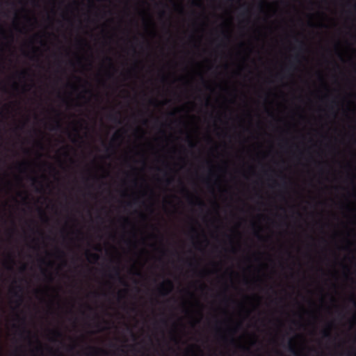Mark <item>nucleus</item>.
<instances>
[{"mask_svg": "<svg viewBox=\"0 0 356 356\" xmlns=\"http://www.w3.org/2000/svg\"><path fill=\"white\" fill-rule=\"evenodd\" d=\"M173 288V283L170 280H166L164 282L160 284L159 291L162 296L169 294Z\"/></svg>", "mask_w": 356, "mask_h": 356, "instance_id": "1", "label": "nucleus"}, {"mask_svg": "<svg viewBox=\"0 0 356 356\" xmlns=\"http://www.w3.org/2000/svg\"><path fill=\"white\" fill-rule=\"evenodd\" d=\"M17 288L19 289V291H17L12 289L10 290V292L12 293V294L14 297H15L18 299L17 303H18V305H20L23 300V297L22 295L23 288L21 286H17Z\"/></svg>", "mask_w": 356, "mask_h": 356, "instance_id": "2", "label": "nucleus"}, {"mask_svg": "<svg viewBox=\"0 0 356 356\" xmlns=\"http://www.w3.org/2000/svg\"><path fill=\"white\" fill-rule=\"evenodd\" d=\"M113 270L115 272V275L118 278L120 283L122 284L123 285L127 286V282L123 280V278L120 275V270L119 268L115 267L113 268Z\"/></svg>", "mask_w": 356, "mask_h": 356, "instance_id": "3", "label": "nucleus"}, {"mask_svg": "<svg viewBox=\"0 0 356 356\" xmlns=\"http://www.w3.org/2000/svg\"><path fill=\"white\" fill-rule=\"evenodd\" d=\"M119 114H120L119 113H118L116 114H110L108 115V118L115 122H118V123L120 124L122 122L118 118Z\"/></svg>", "mask_w": 356, "mask_h": 356, "instance_id": "4", "label": "nucleus"}, {"mask_svg": "<svg viewBox=\"0 0 356 356\" xmlns=\"http://www.w3.org/2000/svg\"><path fill=\"white\" fill-rule=\"evenodd\" d=\"M62 128V124L59 119H56L55 121V124L51 127V130L57 131L60 130Z\"/></svg>", "mask_w": 356, "mask_h": 356, "instance_id": "5", "label": "nucleus"}, {"mask_svg": "<svg viewBox=\"0 0 356 356\" xmlns=\"http://www.w3.org/2000/svg\"><path fill=\"white\" fill-rule=\"evenodd\" d=\"M86 254H87V256L90 259H92L94 261H97L98 259H99V255L98 254L91 253L88 251L86 252Z\"/></svg>", "mask_w": 356, "mask_h": 356, "instance_id": "6", "label": "nucleus"}, {"mask_svg": "<svg viewBox=\"0 0 356 356\" xmlns=\"http://www.w3.org/2000/svg\"><path fill=\"white\" fill-rule=\"evenodd\" d=\"M88 348L92 350H93L95 353H98V352H100V353H102L103 354L107 355V352H106L104 350L98 349V348H96L95 347H91V346L88 347Z\"/></svg>", "mask_w": 356, "mask_h": 356, "instance_id": "7", "label": "nucleus"}, {"mask_svg": "<svg viewBox=\"0 0 356 356\" xmlns=\"http://www.w3.org/2000/svg\"><path fill=\"white\" fill-rule=\"evenodd\" d=\"M51 332L56 338H61L63 337V333L59 330H53Z\"/></svg>", "mask_w": 356, "mask_h": 356, "instance_id": "8", "label": "nucleus"}, {"mask_svg": "<svg viewBox=\"0 0 356 356\" xmlns=\"http://www.w3.org/2000/svg\"><path fill=\"white\" fill-rule=\"evenodd\" d=\"M323 336L324 338H330L331 334L330 330H325L323 331Z\"/></svg>", "mask_w": 356, "mask_h": 356, "instance_id": "9", "label": "nucleus"}, {"mask_svg": "<svg viewBox=\"0 0 356 356\" xmlns=\"http://www.w3.org/2000/svg\"><path fill=\"white\" fill-rule=\"evenodd\" d=\"M289 350L290 352L293 353L294 355H297V352L296 351L294 347L292 346V344L290 343L289 344Z\"/></svg>", "mask_w": 356, "mask_h": 356, "instance_id": "10", "label": "nucleus"}, {"mask_svg": "<svg viewBox=\"0 0 356 356\" xmlns=\"http://www.w3.org/2000/svg\"><path fill=\"white\" fill-rule=\"evenodd\" d=\"M298 42L299 43V49L300 50H303L304 48H305V43L302 41H299L298 40Z\"/></svg>", "mask_w": 356, "mask_h": 356, "instance_id": "11", "label": "nucleus"}, {"mask_svg": "<svg viewBox=\"0 0 356 356\" xmlns=\"http://www.w3.org/2000/svg\"><path fill=\"white\" fill-rule=\"evenodd\" d=\"M8 259L12 265L15 264V261L13 256L9 255Z\"/></svg>", "mask_w": 356, "mask_h": 356, "instance_id": "12", "label": "nucleus"}, {"mask_svg": "<svg viewBox=\"0 0 356 356\" xmlns=\"http://www.w3.org/2000/svg\"><path fill=\"white\" fill-rule=\"evenodd\" d=\"M22 333H27V334H30L31 332L29 330H26L25 327H23Z\"/></svg>", "mask_w": 356, "mask_h": 356, "instance_id": "13", "label": "nucleus"}, {"mask_svg": "<svg viewBox=\"0 0 356 356\" xmlns=\"http://www.w3.org/2000/svg\"><path fill=\"white\" fill-rule=\"evenodd\" d=\"M197 204L200 207H204V203L203 202V201L200 200H198L197 201Z\"/></svg>", "mask_w": 356, "mask_h": 356, "instance_id": "14", "label": "nucleus"}, {"mask_svg": "<svg viewBox=\"0 0 356 356\" xmlns=\"http://www.w3.org/2000/svg\"><path fill=\"white\" fill-rule=\"evenodd\" d=\"M26 74H27L26 71L24 70V71L21 72L19 73V75L22 76L23 77H24L26 75Z\"/></svg>", "mask_w": 356, "mask_h": 356, "instance_id": "15", "label": "nucleus"}, {"mask_svg": "<svg viewBox=\"0 0 356 356\" xmlns=\"http://www.w3.org/2000/svg\"><path fill=\"white\" fill-rule=\"evenodd\" d=\"M121 138V136H120L119 134H118V133H117V134H115V136H114V138H113V140H114V139H119V138Z\"/></svg>", "mask_w": 356, "mask_h": 356, "instance_id": "16", "label": "nucleus"}, {"mask_svg": "<svg viewBox=\"0 0 356 356\" xmlns=\"http://www.w3.org/2000/svg\"><path fill=\"white\" fill-rule=\"evenodd\" d=\"M189 146L191 147H195V143H193L191 140H189Z\"/></svg>", "mask_w": 356, "mask_h": 356, "instance_id": "17", "label": "nucleus"}, {"mask_svg": "<svg viewBox=\"0 0 356 356\" xmlns=\"http://www.w3.org/2000/svg\"><path fill=\"white\" fill-rule=\"evenodd\" d=\"M26 165V163H22L18 165V168H20Z\"/></svg>", "mask_w": 356, "mask_h": 356, "instance_id": "18", "label": "nucleus"}, {"mask_svg": "<svg viewBox=\"0 0 356 356\" xmlns=\"http://www.w3.org/2000/svg\"><path fill=\"white\" fill-rule=\"evenodd\" d=\"M40 211L41 214H42L43 216H44V218H45L46 220H47V216H45L44 212L42 210H41V209L40 210Z\"/></svg>", "mask_w": 356, "mask_h": 356, "instance_id": "19", "label": "nucleus"}, {"mask_svg": "<svg viewBox=\"0 0 356 356\" xmlns=\"http://www.w3.org/2000/svg\"><path fill=\"white\" fill-rule=\"evenodd\" d=\"M172 182V179H166V184H170Z\"/></svg>", "mask_w": 356, "mask_h": 356, "instance_id": "20", "label": "nucleus"}, {"mask_svg": "<svg viewBox=\"0 0 356 356\" xmlns=\"http://www.w3.org/2000/svg\"><path fill=\"white\" fill-rule=\"evenodd\" d=\"M58 252L63 257L64 256V252L60 250H58Z\"/></svg>", "mask_w": 356, "mask_h": 356, "instance_id": "21", "label": "nucleus"}, {"mask_svg": "<svg viewBox=\"0 0 356 356\" xmlns=\"http://www.w3.org/2000/svg\"><path fill=\"white\" fill-rule=\"evenodd\" d=\"M25 269H26V266L23 265L22 267L21 268V270L24 271V270H25Z\"/></svg>", "mask_w": 356, "mask_h": 356, "instance_id": "22", "label": "nucleus"}, {"mask_svg": "<svg viewBox=\"0 0 356 356\" xmlns=\"http://www.w3.org/2000/svg\"><path fill=\"white\" fill-rule=\"evenodd\" d=\"M0 32H1V33H2V34H4V33H5V31L3 29V28H1V29H0Z\"/></svg>", "mask_w": 356, "mask_h": 356, "instance_id": "23", "label": "nucleus"}, {"mask_svg": "<svg viewBox=\"0 0 356 356\" xmlns=\"http://www.w3.org/2000/svg\"><path fill=\"white\" fill-rule=\"evenodd\" d=\"M33 183L38 182V179L36 178H33Z\"/></svg>", "mask_w": 356, "mask_h": 356, "instance_id": "24", "label": "nucleus"}, {"mask_svg": "<svg viewBox=\"0 0 356 356\" xmlns=\"http://www.w3.org/2000/svg\"><path fill=\"white\" fill-rule=\"evenodd\" d=\"M8 270H13V266H9L7 267Z\"/></svg>", "mask_w": 356, "mask_h": 356, "instance_id": "25", "label": "nucleus"}, {"mask_svg": "<svg viewBox=\"0 0 356 356\" xmlns=\"http://www.w3.org/2000/svg\"><path fill=\"white\" fill-rule=\"evenodd\" d=\"M38 343H39V344H40L38 349H39V350H41V348H42L41 343H40V342L39 341H38Z\"/></svg>", "mask_w": 356, "mask_h": 356, "instance_id": "26", "label": "nucleus"}, {"mask_svg": "<svg viewBox=\"0 0 356 356\" xmlns=\"http://www.w3.org/2000/svg\"><path fill=\"white\" fill-rule=\"evenodd\" d=\"M106 60H108L110 63H111V58L107 57Z\"/></svg>", "mask_w": 356, "mask_h": 356, "instance_id": "27", "label": "nucleus"}, {"mask_svg": "<svg viewBox=\"0 0 356 356\" xmlns=\"http://www.w3.org/2000/svg\"><path fill=\"white\" fill-rule=\"evenodd\" d=\"M74 348V346H71L70 347V350H73Z\"/></svg>", "mask_w": 356, "mask_h": 356, "instance_id": "28", "label": "nucleus"}, {"mask_svg": "<svg viewBox=\"0 0 356 356\" xmlns=\"http://www.w3.org/2000/svg\"><path fill=\"white\" fill-rule=\"evenodd\" d=\"M256 234L258 236V238H261V236L258 233H257Z\"/></svg>", "mask_w": 356, "mask_h": 356, "instance_id": "29", "label": "nucleus"}, {"mask_svg": "<svg viewBox=\"0 0 356 356\" xmlns=\"http://www.w3.org/2000/svg\"><path fill=\"white\" fill-rule=\"evenodd\" d=\"M191 230H192V232H196V229H195V228H192V229H191Z\"/></svg>", "mask_w": 356, "mask_h": 356, "instance_id": "30", "label": "nucleus"}, {"mask_svg": "<svg viewBox=\"0 0 356 356\" xmlns=\"http://www.w3.org/2000/svg\"><path fill=\"white\" fill-rule=\"evenodd\" d=\"M292 67V64H290L289 67H287L286 70H289Z\"/></svg>", "mask_w": 356, "mask_h": 356, "instance_id": "31", "label": "nucleus"}, {"mask_svg": "<svg viewBox=\"0 0 356 356\" xmlns=\"http://www.w3.org/2000/svg\"><path fill=\"white\" fill-rule=\"evenodd\" d=\"M54 111H56V113H58V115H60V113H58V111H56V109H54Z\"/></svg>", "mask_w": 356, "mask_h": 356, "instance_id": "32", "label": "nucleus"}, {"mask_svg": "<svg viewBox=\"0 0 356 356\" xmlns=\"http://www.w3.org/2000/svg\"><path fill=\"white\" fill-rule=\"evenodd\" d=\"M54 111H56V113H58V115H60V113H58V111H56V109H54Z\"/></svg>", "mask_w": 356, "mask_h": 356, "instance_id": "33", "label": "nucleus"}, {"mask_svg": "<svg viewBox=\"0 0 356 356\" xmlns=\"http://www.w3.org/2000/svg\"><path fill=\"white\" fill-rule=\"evenodd\" d=\"M54 111H56V113H58V115H60V113H58V111H56V109H54Z\"/></svg>", "mask_w": 356, "mask_h": 356, "instance_id": "34", "label": "nucleus"}, {"mask_svg": "<svg viewBox=\"0 0 356 356\" xmlns=\"http://www.w3.org/2000/svg\"><path fill=\"white\" fill-rule=\"evenodd\" d=\"M54 111H56V113H58V115H60V113H58V111H56V109H54Z\"/></svg>", "mask_w": 356, "mask_h": 356, "instance_id": "35", "label": "nucleus"}, {"mask_svg": "<svg viewBox=\"0 0 356 356\" xmlns=\"http://www.w3.org/2000/svg\"><path fill=\"white\" fill-rule=\"evenodd\" d=\"M154 102H155V100H151V101H150V103H151V104H153Z\"/></svg>", "mask_w": 356, "mask_h": 356, "instance_id": "36", "label": "nucleus"}, {"mask_svg": "<svg viewBox=\"0 0 356 356\" xmlns=\"http://www.w3.org/2000/svg\"><path fill=\"white\" fill-rule=\"evenodd\" d=\"M86 92L91 93V90H86Z\"/></svg>", "mask_w": 356, "mask_h": 356, "instance_id": "37", "label": "nucleus"}, {"mask_svg": "<svg viewBox=\"0 0 356 356\" xmlns=\"http://www.w3.org/2000/svg\"><path fill=\"white\" fill-rule=\"evenodd\" d=\"M49 280H52V277H51V275H49Z\"/></svg>", "mask_w": 356, "mask_h": 356, "instance_id": "38", "label": "nucleus"}, {"mask_svg": "<svg viewBox=\"0 0 356 356\" xmlns=\"http://www.w3.org/2000/svg\"><path fill=\"white\" fill-rule=\"evenodd\" d=\"M354 304L356 305V300L355 299H353Z\"/></svg>", "mask_w": 356, "mask_h": 356, "instance_id": "39", "label": "nucleus"}, {"mask_svg": "<svg viewBox=\"0 0 356 356\" xmlns=\"http://www.w3.org/2000/svg\"><path fill=\"white\" fill-rule=\"evenodd\" d=\"M106 151L108 152V151L110 149V148H109V147H106Z\"/></svg>", "mask_w": 356, "mask_h": 356, "instance_id": "40", "label": "nucleus"}, {"mask_svg": "<svg viewBox=\"0 0 356 356\" xmlns=\"http://www.w3.org/2000/svg\"><path fill=\"white\" fill-rule=\"evenodd\" d=\"M137 201H138V199H136V200H134V203H136V202H137Z\"/></svg>", "mask_w": 356, "mask_h": 356, "instance_id": "41", "label": "nucleus"}, {"mask_svg": "<svg viewBox=\"0 0 356 356\" xmlns=\"http://www.w3.org/2000/svg\"><path fill=\"white\" fill-rule=\"evenodd\" d=\"M88 309H90V310H92V307H90V306H88Z\"/></svg>", "mask_w": 356, "mask_h": 356, "instance_id": "42", "label": "nucleus"}, {"mask_svg": "<svg viewBox=\"0 0 356 356\" xmlns=\"http://www.w3.org/2000/svg\"><path fill=\"white\" fill-rule=\"evenodd\" d=\"M40 261L44 263V259H40Z\"/></svg>", "mask_w": 356, "mask_h": 356, "instance_id": "43", "label": "nucleus"}, {"mask_svg": "<svg viewBox=\"0 0 356 356\" xmlns=\"http://www.w3.org/2000/svg\"><path fill=\"white\" fill-rule=\"evenodd\" d=\"M183 191H186V188H184H184H183Z\"/></svg>", "mask_w": 356, "mask_h": 356, "instance_id": "44", "label": "nucleus"}, {"mask_svg": "<svg viewBox=\"0 0 356 356\" xmlns=\"http://www.w3.org/2000/svg\"><path fill=\"white\" fill-rule=\"evenodd\" d=\"M10 38H11V39L13 40V35H10Z\"/></svg>", "mask_w": 356, "mask_h": 356, "instance_id": "45", "label": "nucleus"}, {"mask_svg": "<svg viewBox=\"0 0 356 356\" xmlns=\"http://www.w3.org/2000/svg\"><path fill=\"white\" fill-rule=\"evenodd\" d=\"M38 145H39L40 147L42 146L41 143H38Z\"/></svg>", "mask_w": 356, "mask_h": 356, "instance_id": "46", "label": "nucleus"}, {"mask_svg": "<svg viewBox=\"0 0 356 356\" xmlns=\"http://www.w3.org/2000/svg\"><path fill=\"white\" fill-rule=\"evenodd\" d=\"M22 321L23 323H24V321H25L24 318H22Z\"/></svg>", "mask_w": 356, "mask_h": 356, "instance_id": "47", "label": "nucleus"}, {"mask_svg": "<svg viewBox=\"0 0 356 356\" xmlns=\"http://www.w3.org/2000/svg\"><path fill=\"white\" fill-rule=\"evenodd\" d=\"M225 38H228V35H225Z\"/></svg>", "mask_w": 356, "mask_h": 356, "instance_id": "48", "label": "nucleus"}]
</instances>
